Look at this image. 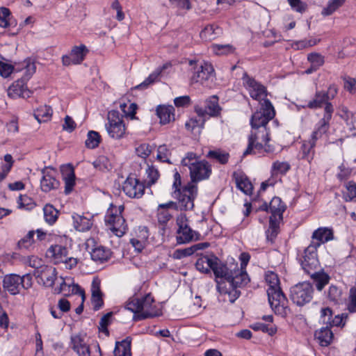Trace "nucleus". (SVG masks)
Returning a JSON list of instances; mask_svg holds the SVG:
<instances>
[{
    "label": "nucleus",
    "mask_w": 356,
    "mask_h": 356,
    "mask_svg": "<svg viewBox=\"0 0 356 356\" xmlns=\"http://www.w3.org/2000/svg\"><path fill=\"white\" fill-rule=\"evenodd\" d=\"M275 115L274 107L268 99L261 103V108L251 118L252 130L248 136V144L243 152V156L248 154L268 155L273 154L275 147L270 144V131L266 127L268 122Z\"/></svg>",
    "instance_id": "obj_1"
},
{
    "label": "nucleus",
    "mask_w": 356,
    "mask_h": 356,
    "mask_svg": "<svg viewBox=\"0 0 356 356\" xmlns=\"http://www.w3.org/2000/svg\"><path fill=\"white\" fill-rule=\"evenodd\" d=\"M181 165L188 167L191 179V183H196L208 179L211 174V166L205 160H200V157L193 152H188L181 160Z\"/></svg>",
    "instance_id": "obj_2"
},
{
    "label": "nucleus",
    "mask_w": 356,
    "mask_h": 356,
    "mask_svg": "<svg viewBox=\"0 0 356 356\" xmlns=\"http://www.w3.org/2000/svg\"><path fill=\"white\" fill-rule=\"evenodd\" d=\"M154 302L153 297L148 293L141 298L134 297L130 298L127 303L126 308L134 313V318L135 320H142L158 315Z\"/></svg>",
    "instance_id": "obj_3"
},
{
    "label": "nucleus",
    "mask_w": 356,
    "mask_h": 356,
    "mask_svg": "<svg viewBox=\"0 0 356 356\" xmlns=\"http://www.w3.org/2000/svg\"><path fill=\"white\" fill-rule=\"evenodd\" d=\"M23 76L13 83L8 89V95L13 99L29 97L30 90L26 86V81L35 72L36 67L31 59H26L22 63Z\"/></svg>",
    "instance_id": "obj_4"
},
{
    "label": "nucleus",
    "mask_w": 356,
    "mask_h": 356,
    "mask_svg": "<svg viewBox=\"0 0 356 356\" xmlns=\"http://www.w3.org/2000/svg\"><path fill=\"white\" fill-rule=\"evenodd\" d=\"M124 209V205L117 207L111 204L105 216L106 225L118 237L122 236L127 229V225L122 216Z\"/></svg>",
    "instance_id": "obj_5"
},
{
    "label": "nucleus",
    "mask_w": 356,
    "mask_h": 356,
    "mask_svg": "<svg viewBox=\"0 0 356 356\" xmlns=\"http://www.w3.org/2000/svg\"><path fill=\"white\" fill-rule=\"evenodd\" d=\"M329 115H326L321 121L320 124H316L314 131L312 134L311 139L309 141H305L301 148V159L307 161L311 163L314 156V147L316 141L325 134L327 131V120Z\"/></svg>",
    "instance_id": "obj_6"
},
{
    "label": "nucleus",
    "mask_w": 356,
    "mask_h": 356,
    "mask_svg": "<svg viewBox=\"0 0 356 356\" xmlns=\"http://www.w3.org/2000/svg\"><path fill=\"white\" fill-rule=\"evenodd\" d=\"M197 194V187L195 184L188 183L181 189L175 190L172 197L177 201L175 202L177 210H191L194 207V200Z\"/></svg>",
    "instance_id": "obj_7"
},
{
    "label": "nucleus",
    "mask_w": 356,
    "mask_h": 356,
    "mask_svg": "<svg viewBox=\"0 0 356 356\" xmlns=\"http://www.w3.org/2000/svg\"><path fill=\"white\" fill-rule=\"evenodd\" d=\"M108 122L105 127L108 136L115 140H119L126 136L127 127L119 113L111 111L108 113Z\"/></svg>",
    "instance_id": "obj_8"
},
{
    "label": "nucleus",
    "mask_w": 356,
    "mask_h": 356,
    "mask_svg": "<svg viewBox=\"0 0 356 356\" xmlns=\"http://www.w3.org/2000/svg\"><path fill=\"white\" fill-rule=\"evenodd\" d=\"M313 286L308 282L298 283L290 289V298L298 306L309 302L313 298Z\"/></svg>",
    "instance_id": "obj_9"
},
{
    "label": "nucleus",
    "mask_w": 356,
    "mask_h": 356,
    "mask_svg": "<svg viewBox=\"0 0 356 356\" xmlns=\"http://www.w3.org/2000/svg\"><path fill=\"white\" fill-rule=\"evenodd\" d=\"M323 104H325V108L323 118L318 121V122L316 124H320L321 121L327 115H329L330 118L327 120V122H326L327 124V129L329 130L330 122L332 117L334 108L332 103L328 101L327 95H325V92L323 90L316 91L313 99L308 102L307 106L309 108L314 109L321 108Z\"/></svg>",
    "instance_id": "obj_10"
},
{
    "label": "nucleus",
    "mask_w": 356,
    "mask_h": 356,
    "mask_svg": "<svg viewBox=\"0 0 356 356\" xmlns=\"http://www.w3.org/2000/svg\"><path fill=\"white\" fill-rule=\"evenodd\" d=\"M34 275L39 284L46 287H51L57 277V272L54 266L44 265L35 269Z\"/></svg>",
    "instance_id": "obj_11"
},
{
    "label": "nucleus",
    "mask_w": 356,
    "mask_h": 356,
    "mask_svg": "<svg viewBox=\"0 0 356 356\" xmlns=\"http://www.w3.org/2000/svg\"><path fill=\"white\" fill-rule=\"evenodd\" d=\"M317 248L318 245L312 243L304 251L301 266L307 273H311L312 271L316 270L318 267Z\"/></svg>",
    "instance_id": "obj_12"
},
{
    "label": "nucleus",
    "mask_w": 356,
    "mask_h": 356,
    "mask_svg": "<svg viewBox=\"0 0 356 356\" xmlns=\"http://www.w3.org/2000/svg\"><path fill=\"white\" fill-rule=\"evenodd\" d=\"M268 302L275 313L282 314L286 307L287 300L281 288L267 289Z\"/></svg>",
    "instance_id": "obj_13"
},
{
    "label": "nucleus",
    "mask_w": 356,
    "mask_h": 356,
    "mask_svg": "<svg viewBox=\"0 0 356 356\" xmlns=\"http://www.w3.org/2000/svg\"><path fill=\"white\" fill-rule=\"evenodd\" d=\"M243 85L248 90L250 97L256 100L266 99V90L264 86L256 81L254 79L245 74L243 77Z\"/></svg>",
    "instance_id": "obj_14"
},
{
    "label": "nucleus",
    "mask_w": 356,
    "mask_h": 356,
    "mask_svg": "<svg viewBox=\"0 0 356 356\" xmlns=\"http://www.w3.org/2000/svg\"><path fill=\"white\" fill-rule=\"evenodd\" d=\"M124 193L131 198H140L145 191L144 184L134 177H128L122 185Z\"/></svg>",
    "instance_id": "obj_15"
},
{
    "label": "nucleus",
    "mask_w": 356,
    "mask_h": 356,
    "mask_svg": "<svg viewBox=\"0 0 356 356\" xmlns=\"http://www.w3.org/2000/svg\"><path fill=\"white\" fill-rule=\"evenodd\" d=\"M42 174L40 188L43 192L47 193L59 187L60 183L56 177V171L54 168H45L42 170Z\"/></svg>",
    "instance_id": "obj_16"
},
{
    "label": "nucleus",
    "mask_w": 356,
    "mask_h": 356,
    "mask_svg": "<svg viewBox=\"0 0 356 356\" xmlns=\"http://www.w3.org/2000/svg\"><path fill=\"white\" fill-rule=\"evenodd\" d=\"M213 73L214 69L210 63L202 62L194 68L191 81L192 83L204 84V81L209 80L213 75Z\"/></svg>",
    "instance_id": "obj_17"
},
{
    "label": "nucleus",
    "mask_w": 356,
    "mask_h": 356,
    "mask_svg": "<svg viewBox=\"0 0 356 356\" xmlns=\"http://www.w3.org/2000/svg\"><path fill=\"white\" fill-rule=\"evenodd\" d=\"M221 108L218 105V99L216 96H212L206 102L204 108L196 106L195 111L199 116H204L209 115V116H217L220 111Z\"/></svg>",
    "instance_id": "obj_18"
},
{
    "label": "nucleus",
    "mask_w": 356,
    "mask_h": 356,
    "mask_svg": "<svg viewBox=\"0 0 356 356\" xmlns=\"http://www.w3.org/2000/svg\"><path fill=\"white\" fill-rule=\"evenodd\" d=\"M70 346L79 356H90V347L85 337L80 334L72 336Z\"/></svg>",
    "instance_id": "obj_19"
},
{
    "label": "nucleus",
    "mask_w": 356,
    "mask_h": 356,
    "mask_svg": "<svg viewBox=\"0 0 356 356\" xmlns=\"http://www.w3.org/2000/svg\"><path fill=\"white\" fill-rule=\"evenodd\" d=\"M101 281L98 277H95L91 284V302L95 310H99L104 305L103 293L100 289Z\"/></svg>",
    "instance_id": "obj_20"
},
{
    "label": "nucleus",
    "mask_w": 356,
    "mask_h": 356,
    "mask_svg": "<svg viewBox=\"0 0 356 356\" xmlns=\"http://www.w3.org/2000/svg\"><path fill=\"white\" fill-rule=\"evenodd\" d=\"M250 282L248 275L245 270L234 268V273H232L227 280L229 286L234 289L241 287L246 285Z\"/></svg>",
    "instance_id": "obj_21"
},
{
    "label": "nucleus",
    "mask_w": 356,
    "mask_h": 356,
    "mask_svg": "<svg viewBox=\"0 0 356 356\" xmlns=\"http://www.w3.org/2000/svg\"><path fill=\"white\" fill-rule=\"evenodd\" d=\"M312 238V243L319 247L321 243L334 239L333 229L329 227H319L313 232Z\"/></svg>",
    "instance_id": "obj_22"
},
{
    "label": "nucleus",
    "mask_w": 356,
    "mask_h": 356,
    "mask_svg": "<svg viewBox=\"0 0 356 356\" xmlns=\"http://www.w3.org/2000/svg\"><path fill=\"white\" fill-rule=\"evenodd\" d=\"M170 209L177 210L176 202L170 201L165 204H161L158 207L157 217L160 224H166L172 217Z\"/></svg>",
    "instance_id": "obj_23"
},
{
    "label": "nucleus",
    "mask_w": 356,
    "mask_h": 356,
    "mask_svg": "<svg viewBox=\"0 0 356 356\" xmlns=\"http://www.w3.org/2000/svg\"><path fill=\"white\" fill-rule=\"evenodd\" d=\"M63 179L65 181V193L69 194L75 184V175L71 165H63L60 168Z\"/></svg>",
    "instance_id": "obj_24"
},
{
    "label": "nucleus",
    "mask_w": 356,
    "mask_h": 356,
    "mask_svg": "<svg viewBox=\"0 0 356 356\" xmlns=\"http://www.w3.org/2000/svg\"><path fill=\"white\" fill-rule=\"evenodd\" d=\"M233 177L237 188L245 195H251L253 186L248 177L241 171L234 172Z\"/></svg>",
    "instance_id": "obj_25"
},
{
    "label": "nucleus",
    "mask_w": 356,
    "mask_h": 356,
    "mask_svg": "<svg viewBox=\"0 0 356 356\" xmlns=\"http://www.w3.org/2000/svg\"><path fill=\"white\" fill-rule=\"evenodd\" d=\"M47 256L55 264L62 263L67 259V249L60 245H51L47 251Z\"/></svg>",
    "instance_id": "obj_26"
},
{
    "label": "nucleus",
    "mask_w": 356,
    "mask_h": 356,
    "mask_svg": "<svg viewBox=\"0 0 356 356\" xmlns=\"http://www.w3.org/2000/svg\"><path fill=\"white\" fill-rule=\"evenodd\" d=\"M21 276L17 275H9L5 276L3 285V288L12 295L19 293L21 289Z\"/></svg>",
    "instance_id": "obj_27"
},
{
    "label": "nucleus",
    "mask_w": 356,
    "mask_h": 356,
    "mask_svg": "<svg viewBox=\"0 0 356 356\" xmlns=\"http://www.w3.org/2000/svg\"><path fill=\"white\" fill-rule=\"evenodd\" d=\"M175 108L172 106H159L156 108V114L161 124H165L175 120Z\"/></svg>",
    "instance_id": "obj_28"
},
{
    "label": "nucleus",
    "mask_w": 356,
    "mask_h": 356,
    "mask_svg": "<svg viewBox=\"0 0 356 356\" xmlns=\"http://www.w3.org/2000/svg\"><path fill=\"white\" fill-rule=\"evenodd\" d=\"M72 218L74 227L79 232H86L89 230L92 225L91 219L75 213Z\"/></svg>",
    "instance_id": "obj_29"
},
{
    "label": "nucleus",
    "mask_w": 356,
    "mask_h": 356,
    "mask_svg": "<svg viewBox=\"0 0 356 356\" xmlns=\"http://www.w3.org/2000/svg\"><path fill=\"white\" fill-rule=\"evenodd\" d=\"M310 275L312 279L316 284L317 290L322 291L323 289L329 283L330 276L324 272L312 271Z\"/></svg>",
    "instance_id": "obj_30"
},
{
    "label": "nucleus",
    "mask_w": 356,
    "mask_h": 356,
    "mask_svg": "<svg viewBox=\"0 0 356 356\" xmlns=\"http://www.w3.org/2000/svg\"><path fill=\"white\" fill-rule=\"evenodd\" d=\"M115 356H131V339H125L118 341L113 351Z\"/></svg>",
    "instance_id": "obj_31"
},
{
    "label": "nucleus",
    "mask_w": 356,
    "mask_h": 356,
    "mask_svg": "<svg viewBox=\"0 0 356 356\" xmlns=\"http://www.w3.org/2000/svg\"><path fill=\"white\" fill-rule=\"evenodd\" d=\"M214 257H209V256H202L200 257L196 263L195 267L197 270L203 273H209L212 268Z\"/></svg>",
    "instance_id": "obj_32"
},
{
    "label": "nucleus",
    "mask_w": 356,
    "mask_h": 356,
    "mask_svg": "<svg viewBox=\"0 0 356 356\" xmlns=\"http://www.w3.org/2000/svg\"><path fill=\"white\" fill-rule=\"evenodd\" d=\"M218 261L217 257H215L211 270L217 277L225 278L227 282L233 270H229L225 265L220 264Z\"/></svg>",
    "instance_id": "obj_33"
},
{
    "label": "nucleus",
    "mask_w": 356,
    "mask_h": 356,
    "mask_svg": "<svg viewBox=\"0 0 356 356\" xmlns=\"http://www.w3.org/2000/svg\"><path fill=\"white\" fill-rule=\"evenodd\" d=\"M168 64H164L161 67H159L155 70L149 76L140 84L136 86V89H144L147 88L149 85L157 81L159 76L161 74L162 71L168 67Z\"/></svg>",
    "instance_id": "obj_34"
},
{
    "label": "nucleus",
    "mask_w": 356,
    "mask_h": 356,
    "mask_svg": "<svg viewBox=\"0 0 356 356\" xmlns=\"http://www.w3.org/2000/svg\"><path fill=\"white\" fill-rule=\"evenodd\" d=\"M339 116L346 123L350 130H354L356 128V115L353 114L348 109L342 106L339 111Z\"/></svg>",
    "instance_id": "obj_35"
},
{
    "label": "nucleus",
    "mask_w": 356,
    "mask_h": 356,
    "mask_svg": "<svg viewBox=\"0 0 356 356\" xmlns=\"http://www.w3.org/2000/svg\"><path fill=\"white\" fill-rule=\"evenodd\" d=\"M221 34V29L213 24L207 26L201 32L200 37L206 41L212 40Z\"/></svg>",
    "instance_id": "obj_36"
},
{
    "label": "nucleus",
    "mask_w": 356,
    "mask_h": 356,
    "mask_svg": "<svg viewBox=\"0 0 356 356\" xmlns=\"http://www.w3.org/2000/svg\"><path fill=\"white\" fill-rule=\"evenodd\" d=\"M51 115L52 109L47 105L40 106L34 112V117L40 123L49 120Z\"/></svg>",
    "instance_id": "obj_37"
},
{
    "label": "nucleus",
    "mask_w": 356,
    "mask_h": 356,
    "mask_svg": "<svg viewBox=\"0 0 356 356\" xmlns=\"http://www.w3.org/2000/svg\"><path fill=\"white\" fill-rule=\"evenodd\" d=\"M90 254L92 260L102 263L110 258L111 252L108 249L100 246L94 248Z\"/></svg>",
    "instance_id": "obj_38"
},
{
    "label": "nucleus",
    "mask_w": 356,
    "mask_h": 356,
    "mask_svg": "<svg viewBox=\"0 0 356 356\" xmlns=\"http://www.w3.org/2000/svg\"><path fill=\"white\" fill-rule=\"evenodd\" d=\"M321 346H327L332 341L333 333L328 327H323L315 334Z\"/></svg>",
    "instance_id": "obj_39"
},
{
    "label": "nucleus",
    "mask_w": 356,
    "mask_h": 356,
    "mask_svg": "<svg viewBox=\"0 0 356 356\" xmlns=\"http://www.w3.org/2000/svg\"><path fill=\"white\" fill-rule=\"evenodd\" d=\"M285 211V205L278 197H274L269 204V211L272 213L274 218L277 216H282Z\"/></svg>",
    "instance_id": "obj_40"
},
{
    "label": "nucleus",
    "mask_w": 356,
    "mask_h": 356,
    "mask_svg": "<svg viewBox=\"0 0 356 356\" xmlns=\"http://www.w3.org/2000/svg\"><path fill=\"white\" fill-rule=\"evenodd\" d=\"M87 52L88 49L84 44L73 47L70 52L72 57V58L73 59V64L76 65L81 63L83 60Z\"/></svg>",
    "instance_id": "obj_41"
},
{
    "label": "nucleus",
    "mask_w": 356,
    "mask_h": 356,
    "mask_svg": "<svg viewBox=\"0 0 356 356\" xmlns=\"http://www.w3.org/2000/svg\"><path fill=\"white\" fill-rule=\"evenodd\" d=\"M43 211L45 221L49 225H53L58 218V211L51 204H46L43 208Z\"/></svg>",
    "instance_id": "obj_42"
},
{
    "label": "nucleus",
    "mask_w": 356,
    "mask_h": 356,
    "mask_svg": "<svg viewBox=\"0 0 356 356\" xmlns=\"http://www.w3.org/2000/svg\"><path fill=\"white\" fill-rule=\"evenodd\" d=\"M346 0H329L327 6L323 8L321 14L323 16H330L337 10L345 3Z\"/></svg>",
    "instance_id": "obj_43"
},
{
    "label": "nucleus",
    "mask_w": 356,
    "mask_h": 356,
    "mask_svg": "<svg viewBox=\"0 0 356 356\" xmlns=\"http://www.w3.org/2000/svg\"><path fill=\"white\" fill-rule=\"evenodd\" d=\"M211 49L214 54L218 56H222L234 53L235 48L229 44H213L211 46Z\"/></svg>",
    "instance_id": "obj_44"
},
{
    "label": "nucleus",
    "mask_w": 356,
    "mask_h": 356,
    "mask_svg": "<svg viewBox=\"0 0 356 356\" xmlns=\"http://www.w3.org/2000/svg\"><path fill=\"white\" fill-rule=\"evenodd\" d=\"M22 71V63L19 66L14 67L12 65L0 61V74L3 77H8L13 72Z\"/></svg>",
    "instance_id": "obj_45"
},
{
    "label": "nucleus",
    "mask_w": 356,
    "mask_h": 356,
    "mask_svg": "<svg viewBox=\"0 0 356 356\" xmlns=\"http://www.w3.org/2000/svg\"><path fill=\"white\" fill-rule=\"evenodd\" d=\"M100 143V136L98 132L90 131L88 133L87 139L86 140V146L90 149L97 147Z\"/></svg>",
    "instance_id": "obj_46"
},
{
    "label": "nucleus",
    "mask_w": 356,
    "mask_h": 356,
    "mask_svg": "<svg viewBox=\"0 0 356 356\" xmlns=\"http://www.w3.org/2000/svg\"><path fill=\"white\" fill-rule=\"evenodd\" d=\"M251 328L254 330H261L264 332H267L270 335H273L277 332V327L274 325H266L263 323L257 322L251 325Z\"/></svg>",
    "instance_id": "obj_47"
},
{
    "label": "nucleus",
    "mask_w": 356,
    "mask_h": 356,
    "mask_svg": "<svg viewBox=\"0 0 356 356\" xmlns=\"http://www.w3.org/2000/svg\"><path fill=\"white\" fill-rule=\"evenodd\" d=\"M34 231H29L25 236H24L20 241H19L17 243L19 248L25 250H28L29 248H30L34 243Z\"/></svg>",
    "instance_id": "obj_48"
},
{
    "label": "nucleus",
    "mask_w": 356,
    "mask_h": 356,
    "mask_svg": "<svg viewBox=\"0 0 356 356\" xmlns=\"http://www.w3.org/2000/svg\"><path fill=\"white\" fill-rule=\"evenodd\" d=\"M266 282L268 286V289H277L280 286V280L277 275L272 271L266 273Z\"/></svg>",
    "instance_id": "obj_49"
},
{
    "label": "nucleus",
    "mask_w": 356,
    "mask_h": 356,
    "mask_svg": "<svg viewBox=\"0 0 356 356\" xmlns=\"http://www.w3.org/2000/svg\"><path fill=\"white\" fill-rule=\"evenodd\" d=\"M147 179L146 181L149 186L155 184L157 179L159 177V173L156 168H155L153 165H147V168L146 169Z\"/></svg>",
    "instance_id": "obj_50"
},
{
    "label": "nucleus",
    "mask_w": 356,
    "mask_h": 356,
    "mask_svg": "<svg viewBox=\"0 0 356 356\" xmlns=\"http://www.w3.org/2000/svg\"><path fill=\"white\" fill-rule=\"evenodd\" d=\"M307 60L311 63V65L318 69L325 62L324 57L318 53H311L307 56Z\"/></svg>",
    "instance_id": "obj_51"
},
{
    "label": "nucleus",
    "mask_w": 356,
    "mask_h": 356,
    "mask_svg": "<svg viewBox=\"0 0 356 356\" xmlns=\"http://www.w3.org/2000/svg\"><path fill=\"white\" fill-rule=\"evenodd\" d=\"M290 169V165L285 161H275L273 163L272 171L273 174H284Z\"/></svg>",
    "instance_id": "obj_52"
},
{
    "label": "nucleus",
    "mask_w": 356,
    "mask_h": 356,
    "mask_svg": "<svg viewBox=\"0 0 356 356\" xmlns=\"http://www.w3.org/2000/svg\"><path fill=\"white\" fill-rule=\"evenodd\" d=\"M178 233L181 234L179 238L181 243L189 242L193 238L194 232L188 226L178 229Z\"/></svg>",
    "instance_id": "obj_53"
},
{
    "label": "nucleus",
    "mask_w": 356,
    "mask_h": 356,
    "mask_svg": "<svg viewBox=\"0 0 356 356\" xmlns=\"http://www.w3.org/2000/svg\"><path fill=\"white\" fill-rule=\"evenodd\" d=\"M347 309L350 313H356V287L350 289Z\"/></svg>",
    "instance_id": "obj_54"
},
{
    "label": "nucleus",
    "mask_w": 356,
    "mask_h": 356,
    "mask_svg": "<svg viewBox=\"0 0 356 356\" xmlns=\"http://www.w3.org/2000/svg\"><path fill=\"white\" fill-rule=\"evenodd\" d=\"M346 201H353L356 198V184L350 181L346 184V191L344 193Z\"/></svg>",
    "instance_id": "obj_55"
},
{
    "label": "nucleus",
    "mask_w": 356,
    "mask_h": 356,
    "mask_svg": "<svg viewBox=\"0 0 356 356\" xmlns=\"http://www.w3.org/2000/svg\"><path fill=\"white\" fill-rule=\"evenodd\" d=\"M341 291L337 286L331 285L329 287L327 291V298L330 301L334 303H337L341 299Z\"/></svg>",
    "instance_id": "obj_56"
},
{
    "label": "nucleus",
    "mask_w": 356,
    "mask_h": 356,
    "mask_svg": "<svg viewBox=\"0 0 356 356\" xmlns=\"http://www.w3.org/2000/svg\"><path fill=\"white\" fill-rule=\"evenodd\" d=\"M229 154L226 152H222L220 151H209L208 152L207 156L213 158L218 161L222 164H225L228 161Z\"/></svg>",
    "instance_id": "obj_57"
},
{
    "label": "nucleus",
    "mask_w": 356,
    "mask_h": 356,
    "mask_svg": "<svg viewBox=\"0 0 356 356\" xmlns=\"http://www.w3.org/2000/svg\"><path fill=\"white\" fill-rule=\"evenodd\" d=\"M152 151V147L147 143L140 144L138 147L136 148V154L143 158L146 159L149 156Z\"/></svg>",
    "instance_id": "obj_58"
},
{
    "label": "nucleus",
    "mask_w": 356,
    "mask_h": 356,
    "mask_svg": "<svg viewBox=\"0 0 356 356\" xmlns=\"http://www.w3.org/2000/svg\"><path fill=\"white\" fill-rule=\"evenodd\" d=\"M10 12L8 8H0V27L6 28L9 25Z\"/></svg>",
    "instance_id": "obj_59"
},
{
    "label": "nucleus",
    "mask_w": 356,
    "mask_h": 356,
    "mask_svg": "<svg viewBox=\"0 0 356 356\" xmlns=\"http://www.w3.org/2000/svg\"><path fill=\"white\" fill-rule=\"evenodd\" d=\"M17 202L19 208H24L25 209H31L35 205L33 200L26 195H20Z\"/></svg>",
    "instance_id": "obj_60"
},
{
    "label": "nucleus",
    "mask_w": 356,
    "mask_h": 356,
    "mask_svg": "<svg viewBox=\"0 0 356 356\" xmlns=\"http://www.w3.org/2000/svg\"><path fill=\"white\" fill-rule=\"evenodd\" d=\"M291 7L298 13H303L307 8V4L301 0H288Z\"/></svg>",
    "instance_id": "obj_61"
},
{
    "label": "nucleus",
    "mask_w": 356,
    "mask_h": 356,
    "mask_svg": "<svg viewBox=\"0 0 356 356\" xmlns=\"http://www.w3.org/2000/svg\"><path fill=\"white\" fill-rule=\"evenodd\" d=\"M194 253L193 249L191 247L185 249L176 250L173 254V257L175 259H180L181 258L188 257Z\"/></svg>",
    "instance_id": "obj_62"
},
{
    "label": "nucleus",
    "mask_w": 356,
    "mask_h": 356,
    "mask_svg": "<svg viewBox=\"0 0 356 356\" xmlns=\"http://www.w3.org/2000/svg\"><path fill=\"white\" fill-rule=\"evenodd\" d=\"M344 88L350 93L356 92V79L352 77L344 79Z\"/></svg>",
    "instance_id": "obj_63"
},
{
    "label": "nucleus",
    "mask_w": 356,
    "mask_h": 356,
    "mask_svg": "<svg viewBox=\"0 0 356 356\" xmlns=\"http://www.w3.org/2000/svg\"><path fill=\"white\" fill-rule=\"evenodd\" d=\"M76 128V123L72 118L68 115L65 118L63 129L68 132H72Z\"/></svg>",
    "instance_id": "obj_64"
}]
</instances>
